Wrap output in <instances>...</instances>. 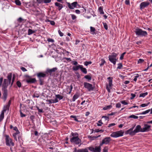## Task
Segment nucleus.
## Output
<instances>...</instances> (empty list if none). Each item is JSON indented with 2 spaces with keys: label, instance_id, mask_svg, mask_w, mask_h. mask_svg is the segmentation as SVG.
Wrapping results in <instances>:
<instances>
[{
  "label": "nucleus",
  "instance_id": "nucleus-1",
  "mask_svg": "<svg viewBox=\"0 0 152 152\" xmlns=\"http://www.w3.org/2000/svg\"><path fill=\"white\" fill-rule=\"evenodd\" d=\"M12 74L11 73H9L7 77L8 80L6 79H4V83L3 85V93L2 98L4 102L7 99V91L6 88L8 84H9L10 83L12 79Z\"/></svg>",
  "mask_w": 152,
  "mask_h": 152
},
{
  "label": "nucleus",
  "instance_id": "nucleus-2",
  "mask_svg": "<svg viewBox=\"0 0 152 152\" xmlns=\"http://www.w3.org/2000/svg\"><path fill=\"white\" fill-rule=\"evenodd\" d=\"M117 54L113 53L111 55H110L108 56L109 59V61L114 65H115L116 64V61L118 59L117 58Z\"/></svg>",
  "mask_w": 152,
  "mask_h": 152
},
{
  "label": "nucleus",
  "instance_id": "nucleus-3",
  "mask_svg": "<svg viewBox=\"0 0 152 152\" xmlns=\"http://www.w3.org/2000/svg\"><path fill=\"white\" fill-rule=\"evenodd\" d=\"M134 32L138 36H145L148 34L146 31H143L141 29L139 28H136Z\"/></svg>",
  "mask_w": 152,
  "mask_h": 152
},
{
  "label": "nucleus",
  "instance_id": "nucleus-4",
  "mask_svg": "<svg viewBox=\"0 0 152 152\" xmlns=\"http://www.w3.org/2000/svg\"><path fill=\"white\" fill-rule=\"evenodd\" d=\"M5 142L7 145L9 146H14V143L12 142V140L10 137L8 135H5Z\"/></svg>",
  "mask_w": 152,
  "mask_h": 152
},
{
  "label": "nucleus",
  "instance_id": "nucleus-5",
  "mask_svg": "<svg viewBox=\"0 0 152 152\" xmlns=\"http://www.w3.org/2000/svg\"><path fill=\"white\" fill-rule=\"evenodd\" d=\"M124 133V131L122 130L114 132L111 134L110 136L113 137H117L123 136Z\"/></svg>",
  "mask_w": 152,
  "mask_h": 152
},
{
  "label": "nucleus",
  "instance_id": "nucleus-6",
  "mask_svg": "<svg viewBox=\"0 0 152 152\" xmlns=\"http://www.w3.org/2000/svg\"><path fill=\"white\" fill-rule=\"evenodd\" d=\"M75 137H73L70 139V141L72 142H74L76 144H80L81 142V140L78 137V134H76Z\"/></svg>",
  "mask_w": 152,
  "mask_h": 152
},
{
  "label": "nucleus",
  "instance_id": "nucleus-7",
  "mask_svg": "<svg viewBox=\"0 0 152 152\" xmlns=\"http://www.w3.org/2000/svg\"><path fill=\"white\" fill-rule=\"evenodd\" d=\"M101 146L100 145L98 147L96 146L95 148L93 147H89L88 149L93 152H100L101 151Z\"/></svg>",
  "mask_w": 152,
  "mask_h": 152
},
{
  "label": "nucleus",
  "instance_id": "nucleus-8",
  "mask_svg": "<svg viewBox=\"0 0 152 152\" xmlns=\"http://www.w3.org/2000/svg\"><path fill=\"white\" fill-rule=\"evenodd\" d=\"M111 141V139L110 137H105L102 140V142L100 143V146H102L103 144H108Z\"/></svg>",
  "mask_w": 152,
  "mask_h": 152
},
{
  "label": "nucleus",
  "instance_id": "nucleus-9",
  "mask_svg": "<svg viewBox=\"0 0 152 152\" xmlns=\"http://www.w3.org/2000/svg\"><path fill=\"white\" fill-rule=\"evenodd\" d=\"M84 87L87 88L89 91H92L94 89L92 85L88 83L85 82L84 83Z\"/></svg>",
  "mask_w": 152,
  "mask_h": 152
},
{
  "label": "nucleus",
  "instance_id": "nucleus-10",
  "mask_svg": "<svg viewBox=\"0 0 152 152\" xmlns=\"http://www.w3.org/2000/svg\"><path fill=\"white\" fill-rule=\"evenodd\" d=\"M66 4L68 7L70 9H73L77 5V3L76 1L74 2L71 4L69 2H66Z\"/></svg>",
  "mask_w": 152,
  "mask_h": 152
},
{
  "label": "nucleus",
  "instance_id": "nucleus-11",
  "mask_svg": "<svg viewBox=\"0 0 152 152\" xmlns=\"http://www.w3.org/2000/svg\"><path fill=\"white\" fill-rule=\"evenodd\" d=\"M112 78L109 77L108 78V79L109 80V85L108 86L107 85H106V88L107 89L108 91L109 92H110V87L112 86Z\"/></svg>",
  "mask_w": 152,
  "mask_h": 152
},
{
  "label": "nucleus",
  "instance_id": "nucleus-12",
  "mask_svg": "<svg viewBox=\"0 0 152 152\" xmlns=\"http://www.w3.org/2000/svg\"><path fill=\"white\" fill-rule=\"evenodd\" d=\"M150 3L148 1L143 2L141 3L140 4V7L141 9H142L148 7Z\"/></svg>",
  "mask_w": 152,
  "mask_h": 152
},
{
  "label": "nucleus",
  "instance_id": "nucleus-13",
  "mask_svg": "<svg viewBox=\"0 0 152 152\" xmlns=\"http://www.w3.org/2000/svg\"><path fill=\"white\" fill-rule=\"evenodd\" d=\"M11 101L10 100L9 101L8 104L4 106L3 110L2 112H3V113L5 112L7 110H9L10 105L11 103Z\"/></svg>",
  "mask_w": 152,
  "mask_h": 152
},
{
  "label": "nucleus",
  "instance_id": "nucleus-14",
  "mask_svg": "<svg viewBox=\"0 0 152 152\" xmlns=\"http://www.w3.org/2000/svg\"><path fill=\"white\" fill-rule=\"evenodd\" d=\"M141 131H142V129L141 128V126L140 125H137L135 129L134 130L135 134L138 132H142Z\"/></svg>",
  "mask_w": 152,
  "mask_h": 152
},
{
  "label": "nucleus",
  "instance_id": "nucleus-15",
  "mask_svg": "<svg viewBox=\"0 0 152 152\" xmlns=\"http://www.w3.org/2000/svg\"><path fill=\"white\" fill-rule=\"evenodd\" d=\"M151 127V126L148 125L147 124H145L144 125V127L142 128V131H141L142 132H145L148 131Z\"/></svg>",
  "mask_w": 152,
  "mask_h": 152
},
{
  "label": "nucleus",
  "instance_id": "nucleus-16",
  "mask_svg": "<svg viewBox=\"0 0 152 152\" xmlns=\"http://www.w3.org/2000/svg\"><path fill=\"white\" fill-rule=\"evenodd\" d=\"M57 69L56 67L53 68L52 69H48L47 70V73H50V75H51L52 73L57 70Z\"/></svg>",
  "mask_w": 152,
  "mask_h": 152
},
{
  "label": "nucleus",
  "instance_id": "nucleus-17",
  "mask_svg": "<svg viewBox=\"0 0 152 152\" xmlns=\"http://www.w3.org/2000/svg\"><path fill=\"white\" fill-rule=\"evenodd\" d=\"M126 134H129L130 135H134L135 134L134 131H132L130 129L126 131L125 132Z\"/></svg>",
  "mask_w": 152,
  "mask_h": 152
},
{
  "label": "nucleus",
  "instance_id": "nucleus-18",
  "mask_svg": "<svg viewBox=\"0 0 152 152\" xmlns=\"http://www.w3.org/2000/svg\"><path fill=\"white\" fill-rule=\"evenodd\" d=\"M26 81L28 83H33L36 81V80L35 78H31L27 79Z\"/></svg>",
  "mask_w": 152,
  "mask_h": 152
},
{
  "label": "nucleus",
  "instance_id": "nucleus-19",
  "mask_svg": "<svg viewBox=\"0 0 152 152\" xmlns=\"http://www.w3.org/2000/svg\"><path fill=\"white\" fill-rule=\"evenodd\" d=\"M56 6L58 7V10H60L63 8V6L62 4L58 2H56L55 4Z\"/></svg>",
  "mask_w": 152,
  "mask_h": 152
},
{
  "label": "nucleus",
  "instance_id": "nucleus-20",
  "mask_svg": "<svg viewBox=\"0 0 152 152\" xmlns=\"http://www.w3.org/2000/svg\"><path fill=\"white\" fill-rule=\"evenodd\" d=\"M37 77L40 78L42 77H44L46 76V74H45L43 73L42 72H39L37 74Z\"/></svg>",
  "mask_w": 152,
  "mask_h": 152
},
{
  "label": "nucleus",
  "instance_id": "nucleus-21",
  "mask_svg": "<svg viewBox=\"0 0 152 152\" xmlns=\"http://www.w3.org/2000/svg\"><path fill=\"white\" fill-rule=\"evenodd\" d=\"M77 152H88V151L87 148L79 149L77 150Z\"/></svg>",
  "mask_w": 152,
  "mask_h": 152
},
{
  "label": "nucleus",
  "instance_id": "nucleus-22",
  "mask_svg": "<svg viewBox=\"0 0 152 152\" xmlns=\"http://www.w3.org/2000/svg\"><path fill=\"white\" fill-rule=\"evenodd\" d=\"M103 7H100L99 8V11L101 14H103L104 12L103 11Z\"/></svg>",
  "mask_w": 152,
  "mask_h": 152
},
{
  "label": "nucleus",
  "instance_id": "nucleus-23",
  "mask_svg": "<svg viewBox=\"0 0 152 152\" xmlns=\"http://www.w3.org/2000/svg\"><path fill=\"white\" fill-rule=\"evenodd\" d=\"M4 117V113L2 112L0 115V122L3 119Z\"/></svg>",
  "mask_w": 152,
  "mask_h": 152
},
{
  "label": "nucleus",
  "instance_id": "nucleus-24",
  "mask_svg": "<svg viewBox=\"0 0 152 152\" xmlns=\"http://www.w3.org/2000/svg\"><path fill=\"white\" fill-rule=\"evenodd\" d=\"M148 94L147 92H146L143 93H141L140 94L139 96L140 97H144Z\"/></svg>",
  "mask_w": 152,
  "mask_h": 152
},
{
  "label": "nucleus",
  "instance_id": "nucleus-25",
  "mask_svg": "<svg viewBox=\"0 0 152 152\" xmlns=\"http://www.w3.org/2000/svg\"><path fill=\"white\" fill-rule=\"evenodd\" d=\"M79 97V95L77 94H75L73 96V99H72V101L73 102L75 101V100L77 99Z\"/></svg>",
  "mask_w": 152,
  "mask_h": 152
},
{
  "label": "nucleus",
  "instance_id": "nucleus-26",
  "mask_svg": "<svg viewBox=\"0 0 152 152\" xmlns=\"http://www.w3.org/2000/svg\"><path fill=\"white\" fill-rule=\"evenodd\" d=\"M90 31L92 34H94L95 33V29L93 27L91 26L90 27Z\"/></svg>",
  "mask_w": 152,
  "mask_h": 152
},
{
  "label": "nucleus",
  "instance_id": "nucleus-27",
  "mask_svg": "<svg viewBox=\"0 0 152 152\" xmlns=\"http://www.w3.org/2000/svg\"><path fill=\"white\" fill-rule=\"evenodd\" d=\"M56 97L57 99H58L59 100H60L63 98V96H61L59 94H57L56 95Z\"/></svg>",
  "mask_w": 152,
  "mask_h": 152
},
{
  "label": "nucleus",
  "instance_id": "nucleus-28",
  "mask_svg": "<svg viewBox=\"0 0 152 152\" xmlns=\"http://www.w3.org/2000/svg\"><path fill=\"white\" fill-rule=\"evenodd\" d=\"M81 71L84 73H87V70L86 68H84L83 67H79Z\"/></svg>",
  "mask_w": 152,
  "mask_h": 152
},
{
  "label": "nucleus",
  "instance_id": "nucleus-29",
  "mask_svg": "<svg viewBox=\"0 0 152 152\" xmlns=\"http://www.w3.org/2000/svg\"><path fill=\"white\" fill-rule=\"evenodd\" d=\"M19 133H15L13 134V136L14 138V139L16 141H17V135Z\"/></svg>",
  "mask_w": 152,
  "mask_h": 152
},
{
  "label": "nucleus",
  "instance_id": "nucleus-30",
  "mask_svg": "<svg viewBox=\"0 0 152 152\" xmlns=\"http://www.w3.org/2000/svg\"><path fill=\"white\" fill-rule=\"evenodd\" d=\"M63 60L64 61H66V62H69L71 61V59L69 58H63Z\"/></svg>",
  "mask_w": 152,
  "mask_h": 152
},
{
  "label": "nucleus",
  "instance_id": "nucleus-31",
  "mask_svg": "<svg viewBox=\"0 0 152 152\" xmlns=\"http://www.w3.org/2000/svg\"><path fill=\"white\" fill-rule=\"evenodd\" d=\"M34 31H33L32 29H29L28 31V34L29 35L32 34L33 33H34Z\"/></svg>",
  "mask_w": 152,
  "mask_h": 152
},
{
  "label": "nucleus",
  "instance_id": "nucleus-32",
  "mask_svg": "<svg viewBox=\"0 0 152 152\" xmlns=\"http://www.w3.org/2000/svg\"><path fill=\"white\" fill-rule=\"evenodd\" d=\"M150 102H148L146 104H141L140 105V107H144L146 106H147L149 104H150Z\"/></svg>",
  "mask_w": 152,
  "mask_h": 152
},
{
  "label": "nucleus",
  "instance_id": "nucleus-33",
  "mask_svg": "<svg viewBox=\"0 0 152 152\" xmlns=\"http://www.w3.org/2000/svg\"><path fill=\"white\" fill-rule=\"evenodd\" d=\"M112 107L111 105H110L107 106L106 107H104L103 108V110H107V109H109L110 108Z\"/></svg>",
  "mask_w": 152,
  "mask_h": 152
},
{
  "label": "nucleus",
  "instance_id": "nucleus-34",
  "mask_svg": "<svg viewBox=\"0 0 152 152\" xmlns=\"http://www.w3.org/2000/svg\"><path fill=\"white\" fill-rule=\"evenodd\" d=\"M129 117V118H133L134 119H137L138 118V116L134 115H130Z\"/></svg>",
  "mask_w": 152,
  "mask_h": 152
},
{
  "label": "nucleus",
  "instance_id": "nucleus-35",
  "mask_svg": "<svg viewBox=\"0 0 152 152\" xmlns=\"http://www.w3.org/2000/svg\"><path fill=\"white\" fill-rule=\"evenodd\" d=\"M34 12L35 13V14L37 15H39L40 14L41 12L40 11L37 10H35L34 11Z\"/></svg>",
  "mask_w": 152,
  "mask_h": 152
},
{
  "label": "nucleus",
  "instance_id": "nucleus-36",
  "mask_svg": "<svg viewBox=\"0 0 152 152\" xmlns=\"http://www.w3.org/2000/svg\"><path fill=\"white\" fill-rule=\"evenodd\" d=\"M91 64V61H86L84 63V65L87 66Z\"/></svg>",
  "mask_w": 152,
  "mask_h": 152
},
{
  "label": "nucleus",
  "instance_id": "nucleus-37",
  "mask_svg": "<svg viewBox=\"0 0 152 152\" xmlns=\"http://www.w3.org/2000/svg\"><path fill=\"white\" fill-rule=\"evenodd\" d=\"M84 77L86 79H88L89 80H91V77L90 76L88 75L85 76Z\"/></svg>",
  "mask_w": 152,
  "mask_h": 152
},
{
  "label": "nucleus",
  "instance_id": "nucleus-38",
  "mask_svg": "<svg viewBox=\"0 0 152 152\" xmlns=\"http://www.w3.org/2000/svg\"><path fill=\"white\" fill-rule=\"evenodd\" d=\"M15 3L16 4L18 5H20L21 3L19 0H15Z\"/></svg>",
  "mask_w": 152,
  "mask_h": 152
},
{
  "label": "nucleus",
  "instance_id": "nucleus-39",
  "mask_svg": "<svg viewBox=\"0 0 152 152\" xmlns=\"http://www.w3.org/2000/svg\"><path fill=\"white\" fill-rule=\"evenodd\" d=\"M16 84L17 86L19 88L21 87V84L20 81H18L17 82Z\"/></svg>",
  "mask_w": 152,
  "mask_h": 152
},
{
  "label": "nucleus",
  "instance_id": "nucleus-40",
  "mask_svg": "<svg viewBox=\"0 0 152 152\" xmlns=\"http://www.w3.org/2000/svg\"><path fill=\"white\" fill-rule=\"evenodd\" d=\"M70 15H71L72 19L73 20H74L75 19L77 18L76 16L74 15L71 14Z\"/></svg>",
  "mask_w": 152,
  "mask_h": 152
},
{
  "label": "nucleus",
  "instance_id": "nucleus-41",
  "mask_svg": "<svg viewBox=\"0 0 152 152\" xmlns=\"http://www.w3.org/2000/svg\"><path fill=\"white\" fill-rule=\"evenodd\" d=\"M44 0H37V1L38 4L43 3H44Z\"/></svg>",
  "mask_w": 152,
  "mask_h": 152
},
{
  "label": "nucleus",
  "instance_id": "nucleus-42",
  "mask_svg": "<svg viewBox=\"0 0 152 152\" xmlns=\"http://www.w3.org/2000/svg\"><path fill=\"white\" fill-rule=\"evenodd\" d=\"M150 110H146L143 112H142V113H141V114H147L148 113L149 111H150Z\"/></svg>",
  "mask_w": 152,
  "mask_h": 152
},
{
  "label": "nucleus",
  "instance_id": "nucleus-43",
  "mask_svg": "<svg viewBox=\"0 0 152 152\" xmlns=\"http://www.w3.org/2000/svg\"><path fill=\"white\" fill-rule=\"evenodd\" d=\"M108 150V148L106 146L104 147L103 149V152H107Z\"/></svg>",
  "mask_w": 152,
  "mask_h": 152
},
{
  "label": "nucleus",
  "instance_id": "nucleus-44",
  "mask_svg": "<svg viewBox=\"0 0 152 152\" xmlns=\"http://www.w3.org/2000/svg\"><path fill=\"white\" fill-rule=\"evenodd\" d=\"M70 117L71 118H74L75 120V121H77V122L78 121L77 120V117L76 116L71 115V116Z\"/></svg>",
  "mask_w": 152,
  "mask_h": 152
},
{
  "label": "nucleus",
  "instance_id": "nucleus-45",
  "mask_svg": "<svg viewBox=\"0 0 152 152\" xmlns=\"http://www.w3.org/2000/svg\"><path fill=\"white\" fill-rule=\"evenodd\" d=\"M39 95L38 94H36L35 93L34 94L33 96V97H34L38 98L39 97Z\"/></svg>",
  "mask_w": 152,
  "mask_h": 152
},
{
  "label": "nucleus",
  "instance_id": "nucleus-46",
  "mask_svg": "<svg viewBox=\"0 0 152 152\" xmlns=\"http://www.w3.org/2000/svg\"><path fill=\"white\" fill-rule=\"evenodd\" d=\"M98 122L99 123V124H97V125L98 126H101L103 124L101 120L99 121H98Z\"/></svg>",
  "mask_w": 152,
  "mask_h": 152
},
{
  "label": "nucleus",
  "instance_id": "nucleus-47",
  "mask_svg": "<svg viewBox=\"0 0 152 152\" xmlns=\"http://www.w3.org/2000/svg\"><path fill=\"white\" fill-rule=\"evenodd\" d=\"M13 129L16 131V133H17V132H18V133H20V132L18 131L17 127H14L13 128Z\"/></svg>",
  "mask_w": 152,
  "mask_h": 152
},
{
  "label": "nucleus",
  "instance_id": "nucleus-48",
  "mask_svg": "<svg viewBox=\"0 0 152 152\" xmlns=\"http://www.w3.org/2000/svg\"><path fill=\"white\" fill-rule=\"evenodd\" d=\"M103 24L104 27L105 28V29L106 30H107L108 29V28H107V24L106 23H103Z\"/></svg>",
  "mask_w": 152,
  "mask_h": 152
},
{
  "label": "nucleus",
  "instance_id": "nucleus-49",
  "mask_svg": "<svg viewBox=\"0 0 152 152\" xmlns=\"http://www.w3.org/2000/svg\"><path fill=\"white\" fill-rule=\"evenodd\" d=\"M48 41L49 42H54V40L53 39L50 38L48 39Z\"/></svg>",
  "mask_w": 152,
  "mask_h": 152
},
{
  "label": "nucleus",
  "instance_id": "nucleus-50",
  "mask_svg": "<svg viewBox=\"0 0 152 152\" xmlns=\"http://www.w3.org/2000/svg\"><path fill=\"white\" fill-rule=\"evenodd\" d=\"M144 61V60L142 59H139L138 61V63H141Z\"/></svg>",
  "mask_w": 152,
  "mask_h": 152
},
{
  "label": "nucleus",
  "instance_id": "nucleus-51",
  "mask_svg": "<svg viewBox=\"0 0 152 152\" xmlns=\"http://www.w3.org/2000/svg\"><path fill=\"white\" fill-rule=\"evenodd\" d=\"M121 103L124 105H127L128 104V103L126 102L125 100L121 101Z\"/></svg>",
  "mask_w": 152,
  "mask_h": 152
},
{
  "label": "nucleus",
  "instance_id": "nucleus-52",
  "mask_svg": "<svg viewBox=\"0 0 152 152\" xmlns=\"http://www.w3.org/2000/svg\"><path fill=\"white\" fill-rule=\"evenodd\" d=\"M71 63L73 65H76L77 64V61H72Z\"/></svg>",
  "mask_w": 152,
  "mask_h": 152
},
{
  "label": "nucleus",
  "instance_id": "nucleus-53",
  "mask_svg": "<svg viewBox=\"0 0 152 152\" xmlns=\"http://www.w3.org/2000/svg\"><path fill=\"white\" fill-rule=\"evenodd\" d=\"M58 32L60 36H63L64 34L62 32H61L60 30H58Z\"/></svg>",
  "mask_w": 152,
  "mask_h": 152
},
{
  "label": "nucleus",
  "instance_id": "nucleus-54",
  "mask_svg": "<svg viewBox=\"0 0 152 152\" xmlns=\"http://www.w3.org/2000/svg\"><path fill=\"white\" fill-rule=\"evenodd\" d=\"M102 118H104L105 120H107V121H109V118L108 117L104 116L102 117Z\"/></svg>",
  "mask_w": 152,
  "mask_h": 152
},
{
  "label": "nucleus",
  "instance_id": "nucleus-55",
  "mask_svg": "<svg viewBox=\"0 0 152 152\" xmlns=\"http://www.w3.org/2000/svg\"><path fill=\"white\" fill-rule=\"evenodd\" d=\"M121 104L119 103L117 104L116 105V107L117 108H120L121 107Z\"/></svg>",
  "mask_w": 152,
  "mask_h": 152
},
{
  "label": "nucleus",
  "instance_id": "nucleus-56",
  "mask_svg": "<svg viewBox=\"0 0 152 152\" xmlns=\"http://www.w3.org/2000/svg\"><path fill=\"white\" fill-rule=\"evenodd\" d=\"M37 108L39 112L42 113L43 112V110L42 109H40L38 107H37Z\"/></svg>",
  "mask_w": 152,
  "mask_h": 152
},
{
  "label": "nucleus",
  "instance_id": "nucleus-57",
  "mask_svg": "<svg viewBox=\"0 0 152 152\" xmlns=\"http://www.w3.org/2000/svg\"><path fill=\"white\" fill-rule=\"evenodd\" d=\"M101 61L102 63L100 64V66H103V64H104L105 62V61L103 59H102Z\"/></svg>",
  "mask_w": 152,
  "mask_h": 152
},
{
  "label": "nucleus",
  "instance_id": "nucleus-58",
  "mask_svg": "<svg viewBox=\"0 0 152 152\" xmlns=\"http://www.w3.org/2000/svg\"><path fill=\"white\" fill-rule=\"evenodd\" d=\"M51 0H44V3H49L51 2Z\"/></svg>",
  "mask_w": 152,
  "mask_h": 152
},
{
  "label": "nucleus",
  "instance_id": "nucleus-59",
  "mask_svg": "<svg viewBox=\"0 0 152 152\" xmlns=\"http://www.w3.org/2000/svg\"><path fill=\"white\" fill-rule=\"evenodd\" d=\"M70 88H69V90H70V91L69 92V94H70L71 93V91H72V89L73 88V86H72V85H71L70 86Z\"/></svg>",
  "mask_w": 152,
  "mask_h": 152
},
{
  "label": "nucleus",
  "instance_id": "nucleus-60",
  "mask_svg": "<svg viewBox=\"0 0 152 152\" xmlns=\"http://www.w3.org/2000/svg\"><path fill=\"white\" fill-rule=\"evenodd\" d=\"M115 123H112V124H110L108 126V127H111L112 126H115Z\"/></svg>",
  "mask_w": 152,
  "mask_h": 152
},
{
  "label": "nucleus",
  "instance_id": "nucleus-61",
  "mask_svg": "<svg viewBox=\"0 0 152 152\" xmlns=\"http://www.w3.org/2000/svg\"><path fill=\"white\" fill-rule=\"evenodd\" d=\"M52 103H56L58 102L57 98H56L54 100H53Z\"/></svg>",
  "mask_w": 152,
  "mask_h": 152
},
{
  "label": "nucleus",
  "instance_id": "nucleus-62",
  "mask_svg": "<svg viewBox=\"0 0 152 152\" xmlns=\"http://www.w3.org/2000/svg\"><path fill=\"white\" fill-rule=\"evenodd\" d=\"M49 22H50V24L52 25H54L55 24V22L53 21H50L49 20Z\"/></svg>",
  "mask_w": 152,
  "mask_h": 152
},
{
  "label": "nucleus",
  "instance_id": "nucleus-63",
  "mask_svg": "<svg viewBox=\"0 0 152 152\" xmlns=\"http://www.w3.org/2000/svg\"><path fill=\"white\" fill-rule=\"evenodd\" d=\"M20 114L21 117H24L26 116V115L23 114L21 111H20Z\"/></svg>",
  "mask_w": 152,
  "mask_h": 152
},
{
  "label": "nucleus",
  "instance_id": "nucleus-64",
  "mask_svg": "<svg viewBox=\"0 0 152 152\" xmlns=\"http://www.w3.org/2000/svg\"><path fill=\"white\" fill-rule=\"evenodd\" d=\"M21 69L23 72L26 71L27 70L24 67H21Z\"/></svg>",
  "mask_w": 152,
  "mask_h": 152
}]
</instances>
